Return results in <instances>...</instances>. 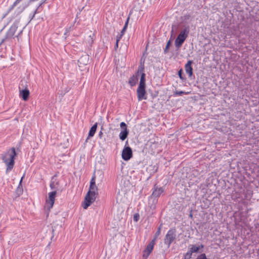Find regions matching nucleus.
<instances>
[{
	"instance_id": "9",
	"label": "nucleus",
	"mask_w": 259,
	"mask_h": 259,
	"mask_svg": "<svg viewBox=\"0 0 259 259\" xmlns=\"http://www.w3.org/2000/svg\"><path fill=\"white\" fill-rule=\"evenodd\" d=\"M144 65H141L138 69V73L139 72L141 73V76L140 78V83L139 87H146L145 84V74L144 72Z\"/></svg>"
},
{
	"instance_id": "38",
	"label": "nucleus",
	"mask_w": 259,
	"mask_h": 259,
	"mask_svg": "<svg viewBox=\"0 0 259 259\" xmlns=\"http://www.w3.org/2000/svg\"><path fill=\"white\" fill-rule=\"evenodd\" d=\"M22 31H21L19 33L18 35H17V36H16V37H17L18 38L19 36V35L22 33Z\"/></svg>"
},
{
	"instance_id": "8",
	"label": "nucleus",
	"mask_w": 259,
	"mask_h": 259,
	"mask_svg": "<svg viewBox=\"0 0 259 259\" xmlns=\"http://www.w3.org/2000/svg\"><path fill=\"white\" fill-rule=\"evenodd\" d=\"M145 88L146 87H138L137 93L139 101L147 99Z\"/></svg>"
},
{
	"instance_id": "7",
	"label": "nucleus",
	"mask_w": 259,
	"mask_h": 259,
	"mask_svg": "<svg viewBox=\"0 0 259 259\" xmlns=\"http://www.w3.org/2000/svg\"><path fill=\"white\" fill-rule=\"evenodd\" d=\"M57 194L56 191H53L49 193V198L46 200V203L48 204V208L51 209L53 207L55 200V197Z\"/></svg>"
},
{
	"instance_id": "11",
	"label": "nucleus",
	"mask_w": 259,
	"mask_h": 259,
	"mask_svg": "<svg viewBox=\"0 0 259 259\" xmlns=\"http://www.w3.org/2000/svg\"><path fill=\"white\" fill-rule=\"evenodd\" d=\"M192 60H189L185 65L186 72L189 75V77H191L193 75V68L192 67Z\"/></svg>"
},
{
	"instance_id": "30",
	"label": "nucleus",
	"mask_w": 259,
	"mask_h": 259,
	"mask_svg": "<svg viewBox=\"0 0 259 259\" xmlns=\"http://www.w3.org/2000/svg\"><path fill=\"white\" fill-rule=\"evenodd\" d=\"M123 35H121V34H118L116 36V41L117 42H119V41L120 40L121 38L122 37Z\"/></svg>"
},
{
	"instance_id": "28",
	"label": "nucleus",
	"mask_w": 259,
	"mask_h": 259,
	"mask_svg": "<svg viewBox=\"0 0 259 259\" xmlns=\"http://www.w3.org/2000/svg\"><path fill=\"white\" fill-rule=\"evenodd\" d=\"M196 259H207L205 253L199 255Z\"/></svg>"
},
{
	"instance_id": "6",
	"label": "nucleus",
	"mask_w": 259,
	"mask_h": 259,
	"mask_svg": "<svg viewBox=\"0 0 259 259\" xmlns=\"http://www.w3.org/2000/svg\"><path fill=\"white\" fill-rule=\"evenodd\" d=\"M133 156L132 150L130 147H125L122 150V158L125 161L130 160Z\"/></svg>"
},
{
	"instance_id": "40",
	"label": "nucleus",
	"mask_w": 259,
	"mask_h": 259,
	"mask_svg": "<svg viewBox=\"0 0 259 259\" xmlns=\"http://www.w3.org/2000/svg\"><path fill=\"white\" fill-rule=\"evenodd\" d=\"M172 30H171V34L173 33V32H174V30H173L174 26H172Z\"/></svg>"
},
{
	"instance_id": "27",
	"label": "nucleus",
	"mask_w": 259,
	"mask_h": 259,
	"mask_svg": "<svg viewBox=\"0 0 259 259\" xmlns=\"http://www.w3.org/2000/svg\"><path fill=\"white\" fill-rule=\"evenodd\" d=\"M120 126L121 128V130H124V129H127V125H126V123L124 122H121L120 123Z\"/></svg>"
},
{
	"instance_id": "14",
	"label": "nucleus",
	"mask_w": 259,
	"mask_h": 259,
	"mask_svg": "<svg viewBox=\"0 0 259 259\" xmlns=\"http://www.w3.org/2000/svg\"><path fill=\"white\" fill-rule=\"evenodd\" d=\"M55 176H53L52 178L50 184V187L52 190H54L56 191L57 189V187L59 185V181H58L55 178Z\"/></svg>"
},
{
	"instance_id": "35",
	"label": "nucleus",
	"mask_w": 259,
	"mask_h": 259,
	"mask_svg": "<svg viewBox=\"0 0 259 259\" xmlns=\"http://www.w3.org/2000/svg\"><path fill=\"white\" fill-rule=\"evenodd\" d=\"M168 49L167 48H165L164 49V54H166V53H167V52H168Z\"/></svg>"
},
{
	"instance_id": "42",
	"label": "nucleus",
	"mask_w": 259,
	"mask_h": 259,
	"mask_svg": "<svg viewBox=\"0 0 259 259\" xmlns=\"http://www.w3.org/2000/svg\"><path fill=\"white\" fill-rule=\"evenodd\" d=\"M30 3L29 2V4H27V6H29Z\"/></svg>"
},
{
	"instance_id": "25",
	"label": "nucleus",
	"mask_w": 259,
	"mask_h": 259,
	"mask_svg": "<svg viewBox=\"0 0 259 259\" xmlns=\"http://www.w3.org/2000/svg\"><path fill=\"white\" fill-rule=\"evenodd\" d=\"M192 253L188 250V252L185 253L184 259H191Z\"/></svg>"
},
{
	"instance_id": "20",
	"label": "nucleus",
	"mask_w": 259,
	"mask_h": 259,
	"mask_svg": "<svg viewBox=\"0 0 259 259\" xmlns=\"http://www.w3.org/2000/svg\"><path fill=\"white\" fill-rule=\"evenodd\" d=\"M162 226V224H160L159 227L158 228L157 231L156 232V233L154 234V238L152 239V240H154L155 241H156L157 237L159 236V235L161 233V230Z\"/></svg>"
},
{
	"instance_id": "31",
	"label": "nucleus",
	"mask_w": 259,
	"mask_h": 259,
	"mask_svg": "<svg viewBox=\"0 0 259 259\" xmlns=\"http://www.w3.org/2000/svg\"><path fill=\"white\" fill-rule=\"evenodd\" d=\"M170 44H171V40L169 39L167 42V44H166V46L165 47L166 48H167L168 49H169V46L170 45Z\"/></svg>"
},
{
	"instance_id": "15",
	"label": "nucleus",
	"mask_w": 259,
	"mask_h": 259,
	"mask_svg": "<svg viewBox=\"0 0 259 259\" xmlns=\"http://www.w3.org/2000/svg\"><path fill=\"white\" fill-rule=\"evenodd\" d=\"M138 81V73L135 75H132L129 80L128 83L130 84L131 87L135 86Z\"/></svg>"
},
{
	"instance_id": "41",
	"label": "nucleus",
	"mask_w": 259,
	"mask_h": 259,
	"mask_svg": "<svg viewBox=\"0 0 259 259\" xmlns=\"http://www.w3.org/2000/svg\"><path fill=\"white\" fill-rule=\"evenodd\" d=\"M30 3L29 2V4H27V6H29Z\"/></svg>"
},
{
	"instance_id": "37",
	"label": "nucleus",
	"mask_w": 259,
	"mask_h": 259,
	"mask_svg": "<svg viewBox=\"0 0 259 259\" xmlns=\"http://www.w3.org/2000/svg\"><path fill=\"white\" fill-rule=\"evenodd\" d=\"M198 247H200V249L203 248L204 247V245L203 244H201Z\"/></svg>"
},
{
	"instance_id": "21",
	"label": "nucleus",
	"mask_w": 259,
	"mask_h": 259,
	"mask_svg": "<svg viewBox=\"0 0 259 259\" xmlns=\"http://www.w3.org/2000/svg\"><path fill=\"white\" fill-rule=\"evenodd\" d=\"M200 249V247H198L195 245H192L189 249V251L192 254L193 253H197Z\"/></svg>"
},
{
	"instance_id": "5",
	"label": "nucleus",
	"mask_w": 259,
	"mask_h": 259,
	"mask_svg": "<svg viewBox=\"0 0 259 259\" xmlns=\"http://www.w3.org/2000/svg\"><path fill=\"white\" fill-rule=\"evenodd\" d=\"M19 21L16 20L12 26L10 27L9 29L7 32L5 38L2 40V42H4L6 39L11 38L15 34L16 31L18 27Z\"/></svg>"
},
{
	"instance_id": "4",
	"label": "nucleus",
	"mask_w": 259,
	"mask_h": 259,
	"mask_svg": "<svg viewBox=\"0 0 259 259\" xmlns=\"http://www.w3.org/2000/svg\"><path fill=\"white\" fill-rule=\"evenodd\" d=\"M176 238V234L175 230L170 229L168 231L165 236L164 242L165 244L167 245V247H169Z\"/></svg>"
},
{
	"instance_id": "1",
	"label": "nucleus",
	"mask_w": 259,
	"mask_h": 259,
	"mask_svg": "<svg viewBox=\"0 0 259 259\" xmlns=\"http://www.w3.org/2000/svg\"><path fill=\"white\" fill-rule=\"evenodd\" d=\"M17 154L14 147L7 150V151L2 154V159L7 165L6 173L9 174L14 167L15 164V157Z\"/></svg>"
},
{
	"instance_id": "3",
	"label": "nucleus",
	"mask_w": 259,
	"mask_h": 259,
	"mask_svg": "<svg viewBox=\"0 0 259 259\" xmlns=\"http://www.w3.org/2000/svg\"><path fill=\"white\" fill-rule=\"evenodd\" d=\"M98 192L88 191L85 196L84 201L82 204L83 208L85 209H87L88 207L95 201Z\"/></svg>"
},
{
	"instance_id": "19",
	"label": "nucleus",
	"mask_w": 259,
	"mask_h": 259,
	"mask_svg": "<svg viewBox=\"0 0 259 259\" xmlns=\"http://www.w3.org/2000/svg\"><path fill=\"white\" fill-rule=\"evenodd\" d=\"M23 177H24V176L21 178L20 183L19 184V185L16 190V193L18 196H20L23 193V190L21 183H22Z\"/></svg>"
},
{
	"instance_id": "2",
	"label": "nucleus",
	"mask_w": 259,
	"mask_h": 259,
	"mask_svg": "<svg viewBox=\"0 0 259 259\" xmlns=\"http://www.w3.org/2000/svg\"><path fill=\"white\" fill-rule=\"evenodd\" d=\"M189 33V27L187 26L183 29L179 33L178 37L176 39L175 45L176 48H180L187 37Z\"/></svg>"
},
{
	"instance_id": "22",
	"label": "nucleus",
	"mask_w": 259,
	"mask_h": 259,
	"mask_svg": "<svg viewBox=\"0 0 259 259\" xmlns=\"http://www.w3.org/2000/svg\"><path fill=\"white\" fill-rule=\"evenodd\" d=\"M189 93V92H183L182 91H176L174 93V96L175 97H177V96H182L183 95H188Z\"/></svg>"
},
{
	"instance_id": "24",
	"label": "nucleus",
	"mask_w": 259,
	"mask_h": 259,
	"mask_svg": "<svg viewBox=\"0 0 259 259\" xmlns=\"http://www.w3.org/2000/svg\"><path fill=\"white\" fill-rule=\"evenodd\" d=\"M22 0H16L13 5L11 6V7L9 9V11H12L14 9V8L18 5L19 4Z\"/></svg>"
},
{
	"instance_id": "13",
	"label": "nucleus",
	"mask_w": 259,
	"mask_h": 259,
	"mask_svg": "<svg viewBox=\"0 0 259 259\" xmlns=\"http://www.w3.org/2000/svg\"><path fill=\"white\" fill-rule=\"evenodd\" d=\"M97 191L98 188L96 185V177L95 176H93L90 182V186L89 191H94L95 192H97Z\"/></svg>"
},
{
	"instance_id": "18",
	"label": "nucleus",
	"mask_w": 259,
	"mask_h": 259,
	"mask_svg": "<svg viewBox=\"0 0 259 259\" xmlns=\"http://www.w3.org/2000/svg\"><path fill=\"white\" fill-rule=\"evenodd\" d=\"M29 94V91L27 89L23 90L20 92V96L24 101L28 100Z\"/></svg>"
},
{
	"instance_id": "29",
	"label": "nucleus",
	"mask_w": 259,
	"mask_h": 259,
	"mask_svg": "<svg viewBox=\"0 0 259 259\" xmlns=\"http://www.w3.org/2000/svg\"><path fill=\"white\" fill-rule=\"evenodd\" d=\"M182 74H183V70L182 69H180L179 71H178V75L179 76V77L181 79H184V77H183L182 76Z\"/></svg>"
},
{
	"instance_id": "16",
	"label": "nucleus",
	"mask_w": 259,
	"mask_h": 259,
	"mask_svg": "<svg viewBox=\"0 0 259 259\" xmlns=\"http://www.w3.org/2000/svg\"><path fill=\"white\" fill-rule=\"evenodd\" d=\"M97 126H98V123H96L91 127V128H90V130L89 131L88 137L86 141H87V140L90 138L93 137L94 136V135L97 131Z\"/></svg>"
},
{
	"instance_id": "32",
	"label": "nucleus",
	"mask_w": 259,
	"mask_h": 259,
	"mask_svg": "<svg viewBox=\"0 0 259 259\" xmlns=\"http://www.w3.org/2000/svg\"><path fill=\"white\" fill-rule=\"evenodd\" d=\"M47 1H48V0H41V3H40V4H39V5L38 7H40V6H41L42 5L46 4V3H47Z\"/></svg>"
},
{
	"instance_id": "34",
	"label": "nucleus",
	"mask_w": 259,
	"mask_h": 259,
	"mask_svg": "<svg viewBox=\"0 0 259 259\" xmlns=\"http://www.w3.org/2000/svg\"><path fill=\"white\" fill-rule=\"evenodd\" d=\"M103 136V132L101 131L99 133V137L100 138H102Z\"/></svg>"
},
{
	"instance_id": "10",
	"label": "nucleus",
	"mask_w": 259,
	"mask_h": 259,
	"mask_svg": "<svg viewBox=\"0 0 259 259\" xmlns=\"http://www.w3.org/2000/svg\"><path fill=\"white\" fill-rule=\"evenodd\" d=\"M155 244V241L154 240H152L148 244L147 247L144 251L143 256H146V257L149 255L150 253L153 249L154 245Z\"/></svg>"
},
{
	"instance_id": "17",
	"label": "nucleus",
	"mask_w": 259,
	"mask_h": 259,
	"mask_svg": "<svg viewBox=\"0 0 259 259\" xmlns=\"http://www.w3.org/2000/svg\"><path fill=\"white\" fill-rule=\"evenodd\" d=\"M128 134H129V131L127 129H124V130H121V131L119 133V139L121 141L125 140L127 138V137L128 135Z\"/></svg>"
},
{
	"instance_id": "39",
	"label": "nucleus",
	"mask_w": 259,
	"mask_h": 259,
	"mask_svg": "<svg viewBox=\"0 0 259 259\" xmlns=\"http://www.w3.org/2000/svg\"><path fill=\"white\" fill-rule=\"evenodd\" d=\"M37 1L38 0H29V3H32Z\"/></svg>"
},
{
	"instance_id": "12",
	"label": "nucleus",
	"mask_w": 259,
	"mask_h": 259,
	"mask_svg": "<svg viewBox=\"0 0 259 259\" xmlns=\"http://www.w3.org/2000/svg\"><path fill=\"white\" fill-rule=\"evenodd\" d=\"M163 191L164 190L162 187H158L155 185L152 195L154 197H158L163 192Z\"/></svg>"
},
{
	"instance_id": "36",
	"label": "nucleus",
	"mask_w": 259,
	"mask_h": 259,
	"mask_svg": "<svg viewBox=\"0 0 259 259\" xmlns=\"http://www.w3.org/2000/svg\"><path fill=\"white\" fill-rule=\"evenodd\" d=\"M118 42L116 41V44L115 45V48L116 49V48H118Z\"/></svg>"
},
{
	"instance_id": "23",
	"label": "nucleus",
	"mask_w": 259,
	"mask_h": 259,
	"mask_svg": "<svg viewBox=\"0 0 259 259\" xmlns=\"http://www.w3.org/2000/svg\"><path fill=\"white\" fill-rule=\"evenodd\" d=\"M129 19H130V17H128L127 19H126V21L124 24V26L123 27V28H122L121 31V35H123L124 33H125V31H126V29L127 28V25H128V21H129Z\"/></svg>"
},
{
	"instance_id": "26",
	"label": "nucleus",
	"mask_w": 259,
	"mask_h": 259,
	"mask_svg": "<svg viewBox=\"0 0 259 259\" xmlns=\"http://www.w3.org/2000/svg\"><path fill=\"white\" fill-rule=\"evenodd\" d=\"M139 219H140V215H139V213H135L134 215L133 220H134V222H137L139 220Z\"/></svg>"
},
{
	"instance_id": "33",
	"label": "nucleus",
	"mask_w": 259,
	"mask_h": 259,
	"mask_svg": "<svg viewBox=\"0 0 259 259\" xmlns=\"http://www.w3.org/2000/svg\"><path fill=\"white\" fill-rule=\"evenodd\" d=\"M37 8H38V7ZM37 9H36L35 11L34 12V13L32 16L31 19H32L34 17L35 15L37 13Z\"/></svg>"
}]
</instances>
